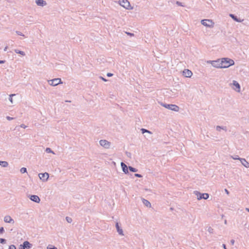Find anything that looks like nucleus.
Segmentation results:
<instances>
[{
	"label": "nucleus",
	"mask_w": 249,
	"mask_h": 249,
	"mask_svg": "<svg viewBox=\"0 0 249 249\" xmlns=\"http://www.w3.org/2000/svg\"><path fill=\"white\" fill-rule=\"evenodd\" d=\"M45 151L48 153H53L54 154V153L53 151L52 150V149L50 148H47L45 150Z\"/></svg>",
	"instance_id": "bb28decb"
},
{
	"label": "nucleus",
	"mask_w": 249,
	"mask_h": 249,
	"mask_svg": "<svg viewBox=\"0 0 249 249\" xmlns=\"http://www.w3.org/2000/svg\"><path fill=\"white\" fill-rule=\"evenodd\" d=\"M118 3L127 10H132L133 9V7L131 6L130 2L127 0H119Z\"/></svg>",
	"instance_id": "20e7f679"
},
{
	"label": "nucleus",
	"mask_w": 249,
	"mask_h": 249,
	"mask_svg": "<svg viewBox=\"0 0 249 249\" xmlns=\"http://www.w3.org/2000/svg\"><path fill=\"white\" fill-rule=\"evenodd\" d=\"M194 194L196 196L197 200L207 199L209 197V195L208 193L202 194L197 191H194Z\"/></svg>",
	"instance_id": "0eeeda50"
},
{
	"label": "nucleus",
	"mask_w": 249,
	"mask_h": 249,
	"mask_svg": "<svg viewBox=\"0 0 249 249\" xmlns=\"http://www.w3.org/2000/svg\"><path fill=\"white\" fill-rule=\"evenodd\" d=\"M213 60H208L206 61L207 64H211L212 65V63H213Z\"/></svg>",
	"instance_id": "c9c22d12"
},
{
	"label": "nucleus",
	"mask_w": 249,
	"mask_h": 249,
	"mask_svg": "<svg viewBox=\"0 0 249 249\" xmlns=\"http://www.w3.org/2000/svg\"><path fill=\"white\" fill-rule=\"evenodd\" d=\"M225 192H226V193L227 195H229V191H228L227 189H225Z\"/></svg>",
	"instance_id": "a18cd8bd"
},
{
	"label": "nucleus",
	"mask_w": 249,
	"mask_h": 249,
	"mask_svg": "<svg viewBox=\"0 0 249 249\" xmlns=\"http://www.w3.org/2000/svg\"><path fill=\"white\" fill-rule=\"evenodd\" d=\"M240 161L242 164L246 168H249V162L245 159L241 158Z\"/></svg>",
	"instance_id": "a211bd4d"
},
{
	"label": "nucleus",
	"mask_w": 249,
	"mask_h": 249,
	"mask_svg": "<svg viewBox=\"0 0 249 249\" xmlns=\"http://www.w3.org/2000/svg\"><path fill=\"white\" fill-rule=\"evenodd\" d=\"M216 130L218 131H220L221 130H224L225 131H226L227 129H226V127H224V126H217L216 127Z\"/></svg>",
	"instance_id": "5701e85b"
},
{
	"label": "nucleus",
	"mask_w": 249,
	"mask_h": 249,
	"mask_svg": "<svg viewBox=\"0 0 249 249\" xmlns=\"http://www.w3.org/2000/svg\"><path fill=\"white\" fill-rule=\"evenodd\" d=\"M141 132H142V134H144L145 133H149L150 134H152V133L151 131H149V130H147L146 129H144V128H142L141 129Z\"/></svg>",
	"instance_id": "b1692460"
},
{
	"label": "nucleus",
	"mask_w": 249,
	"mask_h": 249,
	"mask_svg": "<svg viewBox=\"0 0 249 249\" xmlns=\"http://www.w3.org/2000/svg\"><path fill=\"white\" fill-rule=\"evenodd\" d=\"M99 143L100 145L105 149H108L111 146V142L107 140H101L99 141Z\"/></svg>",
	"instance_id": "423d86ee"
},
{
	"label": "nucleus",
	"mask_w": 249,
	"mask_h": 249,
	"mask_svg": "<svg viewBox=\"0 0 249 249\" xmlns=\"http://www.w3.org/2000/svg\"><path fill=\"white\" fill-rule=\"evenodd\" d=\"M246 211H247V212H248L249 213V208H246L245 209Z\"/></svg>",
	"instance_id": "8fccbe9b"
},
{
	"label": "nucleus",
	"mask_w": 249,
	"mask_h": 249,
	"mask_svg": "<svg viewBox=\"0 0 249 249\" xmlns=\"http://www.w3.org/2000/svg\"><path fill=\"white\" fill-rule=\"evenodd\" d=\"M142 201L143 204L147 207L150 208L151 207V203H150V202L148 200H147L144 198H142Z\"/></svg>",
	"instance_id": "aec40b11"
},
{
	"label": "nucleus",
	"mask_w": 249,
	"mask_h": 249,
	"mask_svg": "<svg viewBox=\"0 0 249 249\" xmlns=\"http://www.w3.org/2000/svg\"><path fill=\"white\" fill-rule=\"evenodd\" d=\"M100 78L101 79L104 81L106 82L107 81V80L106 79L104 78V77H103L102 76H100Z\"/></svg>",
	"instance_id": "37998d69"
},
{
	"label": "nucleus",
	"mask_w": 249,
	"mask_h": 249,
	"mask_svg": "<svg viewBox=\"0 0 249 249\" xmlns=\"http://www.w3.org/2000/svg\"><path fill=\"white\" fill-rule=\"evenodd\" d=\"M15 95H16L15 94H12L9 95V100L12 104H13V100L12 97H13V96H14Z\"/></svg>",
	"instance_id": "393cba45"
},
{
	"label": "nucleus",
	"mask_w": 249,
	"mask_h": 249,
	"mask_svg": "<svg viewBox=\"0 0 249 249\" xmlns=\"http://www.w3.org/2000/svg\"><path fill=\"white\" fill-rule=\"evenodd\" d=\"M230 17L234 21L238 22H242L244 20L243 19L237 18L236 16H234L233 14H230Z\"/></svg>",
	"instance_id": "6ab92c4d"
},
{
	"label": "nucleus",
	"mask_w": 249,
	"mask_h": 249,
	"mask_svg": "<svg viewBox=\"0 0 249 249\" xmlns=\"http://www.w3.org/2000/svg\"><path fill=\"white\" fill-rule=\"evenodd\" d=\"M38 177L43 182H46L49 178V174L48 173H39L38 174Z\"/></svg>",
	"instance_id": "1a4fd4ad"
},
{
	"label": "nucleus",
	"mask_w": 249,
	"mask_h": 249,
	"mask_svg": "<svg viewBox=\"0 0 249 249\" xmlns=\"http://www.w3.org/2000/svg\"><path fill=\"white\" fill-rule=\"evenodd\" d=\"M36 3L38 5L40 6H45L47 5V2L46 1L44 0H36Z\"/></svg>",
	"instance_id": "2eb2a0df"
},
{
	"label": "nucleus",
	"mask_w": 249,
	"mask_h": 249,
	"mask_svg": "<svg viewBox=\"0 0 249 249\" xmlns=\"http://www.w3.org/2000/svg\"><path fill=\"white\" fill-rule=\"evenodd\" d=\"M28 197L31 200L37 203H39L40 201V198L36 195H29Z\"/></svg>",
	"instance_id": "ddd939ff"
},
{
	"label": "nucleus",
	"mask_w": 249,
	"mask_h": 249,
	"mask_svg": "<svg viewBox=\"0 0 249 249\" xmlns=\"http://www.w3.org/2000/svg\"><path fill=\"white\" fill-rule=\"evenodd\" d=\"M222 68H228L234 64V61L229 58H222L221 59Z\"/></svg>",
	"instance_id": "f257e3e1"
},
{
	"label": "nucleus",
	"mask_w": 249,
	"mask_h": 249,
	"mask_svg": "<svg viewBox=\"0 0 249 249\" xmlns=\"http://www.w3.org/2000/svg\"><path fill=\"white\" fill-rule=\"evenodd\" d=\"M32 247V245L28 241H24L22 245H20L18 249H30Z\"/></svg>",
	"instance_id": "9d476101"
},
{
	"label": "nucleus",
	"mask_w": 249,
	"mask_h": 249,
	"mask_svg": "<svg viewBox=\"0 0 249 249\" xmlns=\"http://www.w3.org/2000/svg\"><path fill=\"white\" fill-rule=\"evenodd\" d=\"M230 87L236 92L239 93L241 91V86L239 83L233 80L232 83L229 84Z\"/></svg>",
	"instance_id": "39448f33"
},
{
	"label": "nucleus",
	"mask_w": 249,
	"mask_h": 249,
	"mask_svg": "<svg viewBox=\"0 0 249 249\" xmlns=\"http://www.w3.org/2000/svg\"><path fill=\"white\" fill-rule=\"evenodd\" d=\"M7 49H8V47H7V46H6V47L4 48V52H6V51H7Z\"/></svg>",
	"instance_id": "de8ad7c7"
},
{
	"label": "nucleus",
	"mask_w": 249,
	"mask_h": 249,
	"mask_svg": "<svg viewBox=\"0 0 249 249\" xmlns=\"http://www.w3.org/2000/svg\"><path fill=\"white\" fill-rule=\"evenodd\" d=\"M48 84L52 86H56L62 83V81L60 78H54L48 81Z\"/></svg>",
	"instance_id": "6e6552de"
},
{
	"label": "nucleus",
	"mask_w": 249,
	"mask_h": 249,
	"mask_svg": "<svg viewBox=\"0 0 249 249\" xmlns=\"http://www.w3.org/2000/svg\"><path fill=\"white\" fill-rule=\"evenodd\" d=\"M177 4H178V5H180V3H179L178 2H177Z\"/></svg>",
	"instance_id": "3c124183"
},
{
	"label": "nucleus",
	"mask_w": 249,
	"mask_h": 249,
	"mask_svg": "<svg viewBox=\"0 0 249 249\" xmlns=\"http://www.w3.org/2000/svg\"><path fill=\"white\" fill-rule=\"evenodd\" d=\"M0 165L3 167H7L8 166V163L6 161H0Z\"/></svg>",
	"instance_id": "4be33fe9"
},
{
	"label": "nucleus",
	"mask_w": 249,
	"mask_h": 249,
	"mask_svg": "<svg viewBox=\"0 0 249 249\" xmlns=\"http://www.w3.org/2000/svg\"><path fill=\"white\" fill-rule=\"evenodd\" d=\"M230 242H231V244L232 245H233L234 244V240L233 239H231V241H230Z\"/></svg>",
	"instance_id": "a19ab883"
},
{
	"label": "nucleus",
	"mask_w": 249,
	"mask_h": 249,
	"mask_svg": "<svg viewBox=\"0 0 249 249\" xmlns=\"http://www.w3.org/2000/svg\"><path fill=\"white\" fill-rule=\"evenodd\" d=\"M222 246H223L224 249H227V248H226V245L225 244H223Z\"/></svg>",
	"instance_id": "09e8293b"
},
{
	"label": "nucleus",
	"mask_w": 249,
	"mask_h": 249,
	"mask_svg": "<svg viewBox=\"0 0 249 249\" xmlns=\"http://www.w3.org/2000/svg\"><path fill=\"white\" fill-rule=\"evenodd\" d=\"M5 62V60H0V64H3Z\"/></svg>",
	"instance_id": "49530a36"
},
{
	"label": "nucleus",
	"mask_w": 249,
	"mask_h": 249,
	"mask_svg": "<svg viewBox=\"0 0 249 249\" xmlns=\"http://www.w3.org/2000/svg\"><path fill=\"white\" fill-rule=\"evenodd\" d=\"M20 126L23 128H26L27 127V126L25 125L24 124H21Z\"/></svg>",
	"instance_id": "ea45409f"
},
{
	"label": "nucleus",
	"mask_w": 249,
	"mask_h": 249,
	"mask_svg": "<svg viewBox=\"0 0 249 249\" xmlns=\"http://www.w3.org/2000/svg\"><path fill=\"white\" fill-rule=\"evenodd\" d=\"M116 229H117V232L120 235H122V236H124V232H123V229L119 226V223H116Z\"/></svg>",
	"instance_id": "dca6fc26"
},
{
	"label": "nucleus",
	"mask_w": 249,
	"mask_h": 249,
	"mask_svg": "<svg viewBox=\"0 0 249 249\" xmlns=\"http://www.w3.org/2000/svg\"><path fill=\"white\" fill-rule=\"evenodd\" d=\"M107 75L108 76V77H111L113 75V74L111 73H107Z\"/></svg>",
	"instance_id": "79ce46f5"
},
{
	"label": "nucleus",
	"mask_w": 249,
	"mask_h": 249,
	"mask_svg": "<svg viewBox=\"0 0 249 249\" xmlns=\"http://www.w3.org/2000/svg\"><path fill=\"white\" fill-rule=\"evenodd\" d=\"M0 243L4 244L6 243V240L3 238H0Z\"/></svg>",
	"instance_id": "7c9ffc66"
},
{
	"label": "nucleus",
	"mask_w": 249,
	"mask_h": 249,
	"mask_svg": "<svg viewBox=\"0 0 249 249\" xmlns=\"http://www.w3.org/2000/svg\"><path fill=\"white\" fill-rule=\"evenodd\" d=\"M128 169L129 170L132 172H136L138 171V170L136 168H135L134 167H132L131 166H129Z\"/></svg>",
	"instance_id": "a878e982"
},
{
	"label": "nucleus",
	"mask_w": 249,
	"mask_h": 249,
	"mask_svg": "<svg viewBox=\"0 0 249 249\" xmlns=\"http://www.w3.org/2000/svg\"><path fill=\"white\" fill-rule=\"evenodd\" d=\"M213 229L211 228V227H209L208 230V231L210 232V233H212L213 232Z\"/></svg>",
	"instance_id": "4c0bfd02"
},
{
	"label": "nucleus",
	"mask_w": 249,
	"mask_h": 249,
	"mask_svg": "<svg viewBox=\"0 0 249 249\" xmlns=\"http://www.w3.org/2000/svg\"><path fill=\"white\" fill-rule=\"evenodd\" d=\"M6 119H7V120H8L9 121H11V120H13L14 118H12V117H9V116H7L6 117Z\"/></svg>",
	"instance_id": "e433bc0d"
},
{
	"label": "nucleus",
	"mask_w": 249,
	"mask_h": 249,
	"mask_svg": "<svg viewBox=\"0 0 249 249\" xmlns=\"http://www.w3.org/2000/svg\"><path fill=\"white\" fill-rule=\"evenodd\" d=\"M121 166L122 168L123 171L126 174H128V167L127 166V165L125 164H124V162H122L121 163Z\"/></svg>",
	"instance_id": "f3484780"
},
{
	"label": "nucleus",
	"mask_w": 249,
	"mask_h": 249,
	"mask_svg": "<svg viewBox=\"0 0 249 249\" xmlns=\"http://www.w3.org/2000/svg\"><path fill=\"white\" fill-rule=\"evenodd\" d=\"M212 66L215 68H222V66L221 63V59H218L216 60H213L212 63Z\"/></svg>",
	"instance_id": "f8f14e48"
},
{
	"label": "nucleus",
	"mask_w": 249,
	"mask_h": 249,
	"mask_svg": "<svg viewBox=\"0 0 249 249\" xmlns=\"http://www.w3.org/2000/svg\"><path fill=\"white\" fill-rule=\"evenodd\" d=\"M200 22L203 26L210 28H213L214 26V22L210 19H202Z\"/></svg>",
	"instance_id": "7ed1b4c3"
},
{
	"label": "nucleus",
	"mask_w": 249,
	"mask_h": 249,
	"mask_svg": "<svg viewBox=\"0 0 249 249\" xmlns=\"http://www.w3.org/2000/svg\"><path fill=\"white\" fill-rule=\"evenodd\" d=\"M9 249H17L15 245H12L9 247Z\"/></svg>",
	"instance_id": "72a5a7b5"
},
{
	"label": "nucleus",
	"mask_w": 249,
	"mask_h": 249,
	"mask_svg": "<svg viewBox=\"0 0 249 249\" xmlns=\"http://www.w3.org/2000/svg\"><path fill=\"white\" fill-rule=\"evenodd\" d=\"M233 160H240L241 158H239L238 155L232 156L231 157Z\"/></svg>",
	"instance_id": "c85d7f7f"
},
{
	"label": "nucleus",
	"mask_w": 249,
	"mask_h": 249,
	"mask_svg": "<svg viewBox=\"0 0 249 249\" xmlns=\"http://www.w3.org/2000/svg\"><path fill=\"white\" fill-rule=\"evenodd\" d=\"M126 34H127L128 35L130 36H134V34H132V33H127V32H126Z\"/></svg>",
	"instance_id": "c03bdc74"
},
{
	"label": "nucleus",
	"mask_w": 249,
	"mask_h": 249,
	"mask_svg": "<svg viewBox=\"0 0 249 249\" xmlns=\"http://www.w3.org/2000/svg\"><path fill=\"white\" fill-rule=\"evenodd\" d=\"M183 75L186 77L190 78L192 76L193 73L190 70L185 69L183 71Z\"/></svg>",
	"instance_id": "4468645a"
},
{
	"label": "nucleus",
	"mask_w": 249,
	"mask_h": 249,
	"mask_svg": "<svg viewBox=\"0 0 249 249\" xmlns=\"http://www.w3.org/2000/svg\"><path fill=\"white\" fill-rule=\"evenodd\" d=\"M66 220L69 223H71L72 222V219L70 217H66Z\"/></svg>",
	"instance_id": "c756f323"
},
{
	"label": "nucleus",
	"mask_w": 249,
	"mask_h": 249,
	"mask_svg": "<svg viewBox=\"0 0 249 249\" xmlns=\"http://www.w3.org/2000/svg\"><path fill=\"white\" fill-rule=\"evenodd\" d=\"M135 176L136 177H138V178H142V176L139 174H135Z\"/></svg>",
	"instance_id": "58836bf2"
},
{
	"label": "nucleus",
	"mask_w": 249,
	"mask_h": 249,
	"mask_svg": "<svg viewBox=\"0 0 249 249\" xmlns=\"http://www.w3.org/2000/svg\"><path fill=\"white\" fill-rule=\"evenodd\" d=\"M16 33L17 35H18L19 36H24V35L21 32H20L19 31H16Z\"/></svg>",
	"instance_id": "473e14b6"
},
{
	"label": "nucleus",
	"mask_w": 249,
	"mask_h": 249,
	"mask_svg": "<svg viewBox=\"0 0 249 249\" xmlns=\"http://www.w3.org/2000/svg\"><path fill=\"white\" fill-rule=\"evenodd\" d=\"M14 52L17 53H18V54H20L22 56H25V53L23 51H19L18 50V49H15L14 50Z\"/></svg>",
	"instance_id": "412c9836"
},
{
	"label": "nucleus",
	"mask_w": 249,
	"mask_h": 249,
	"mask_svg": "<svg viewBox=\"0 0 249 249\" xmlns=\"http://www.w3.org/2000/svg\"><path fill=\"white\" fill-rule=\"evenodd\" d=\"M4 228L3 227H1L0 228V234H2L3 233V232H4Z\"/></svg>",
	"instance_id": "f704fd0d"
},
{
	"label": "nucleus",
	"mask_w": 249,
	"mask_h": 249,
	"mask_svg": "<svg viewBox=\"0 0 249 249\" xmlns=\"http://www.w3.org/2000/svg\"><path fill=\"white\" fill-rule=\"evenodd\" d=\"M160 105L167 109L175 112H178L179 110V107L176 105L167 104L162 102L160 103Z\"/></svg>",
	"instance_id": "f03ea898"
},
{
	"label": "nucleus",
	"mask_w": 249,
	"mask_h": 249,
	"mask_svg": "<svg viewBox=\"0 0 249 249\" xmlns=\"http://www.w3.org/2000/svg\"><path fill=\"white\" fill-rule=\"evenodd\" d=\"M20 172L21 173L23 174L27 172V169L25 167H22L20 169Z\"/></svg>",
	"instance_id": "cd10ccee"
},
{
	"label": "nucleus",
	"mask_w": 249,
	"mask_h": 249,
	"mask_svg": "<svg viewBox=\"0 0 249 249\" xmlns=\"http://www.w3.org/2000/svg\"><path fill=\"white\" fill-rule=\"evenodd\" d=\"M3 221L6 223H9L11 224H14V220L9 215H5L3 218Z\"/></svg>",
	"instance_id": "9b49d317"
},
{
	"label": "nucleus",
	"mask_w": 249,
	"mask_h": 249,
	"mask_svg": "<svg viewBox=\"0 0 249 249\" xmlns=\"http://www.w3.org/2000/svg\"><path fill=\"white\" fill-rule=\"evenodd\" d=\"M47 249H56V248L54 247V246L49 245L47 247Z\"/></svg>",
	"instance_id": "2f4dec72"
}]
</instances>
